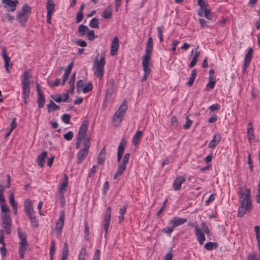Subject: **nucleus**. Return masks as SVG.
Listing matches in <instances>:
<instances>
[{
	"instance_id": "nucleus-61",
	"label": "nucleus",
	"mask_w": 260,
	"mask_h": 260,
	"mask_svg": "<svg viewBox=\"0 0 260 260\" xmlns=\"http://www.w3.org/2000/svg\"><path fill=\"white\" fill-rule=\"evenodd\" d=\"M9 202L12 206L17 205L15 202L14 194L13 193H11L10 195Z\"/></svg>"
},
{
	"instance_id": "nucleus-63",
	"label": "nucleus",
	"mask_w": 260,
	"mask_h": 260,
	"mask_svg": "<svg viewBox=\"0 0 260 260\" xmlns=\"http://www.w3.org/2000/svg\"><path fill=\"white\" fill-rule=\"evenodd\" d=\"M74 43L81 47H86L87 46L86 42L84 40H77L75 41Z\"/></svg>"
},
{
	"instance_id": "nucleus-19",
	"label": "nucleus",
	"mask_w": 260,
	"mask_h": 260,
	"mask_svg": "<svg viewBox=\"0 0 260 260\" xmlns=\"http://www.w3.org/2000/svg\"><path fill=\"white\" fill-rule=\"evenodd\" d=\"M19 244V253L20 255V257L21 258H24L25 252L27 249V240L20 241Z\"/></svg>"
},
{
	"instance_id": "nucleus-54",
	"label": "nucleus",
	"mask_w": 260,
	"mask_h": 260,
	"mask_svg": "<svg viewBox=\"0 0 260 260\" xmlns=\"http://www.w3.org/2000/svg\"><path fill=\"white\" fill-rule=\"evenodd\" d=\"M63 138L67 141L71 140L73 138V133L69 131L63 135Z\"/></svg>"
},
{
	"instance_id": "nucleus-9",
	"label": "nucleus",
	"mask_w": 260,
	"mask_h": 260,
	"mask_svg": "<svg viewBox=\"0 0 260 260\" xmlns=\"http://www.w3.org/2000/svg\"><path fill=\"white\" fill-rule=\"evenodd\" d=\"M4 7L9 11L14 12L17 5L19 4L18 0H2Z\"/></svg>"
},
{
	"instance_id": "nucleus-20",
	"label": "nucleus",
	"mask_w": 260,
	"mask_h": 260,
	"mask_svg": "<svg viewBox=\"0 0 260 260\" xmlns=\"http://www.w3.org/2000/svg\"><path fill=\"white\" fill-rule=\"evenodd\" d=\"M185 179L182 176L177 177L173 183V188L175 190H179L181 185L185 182Z\"/></svg>"
},
{
	"instance_id": "nucleus-25",
	"label": "nucleus",
	"mask_w": 260,
	"mask_h": 260,
	"mask_svg": "<svg viewBox=\"0 0 260 260\" xmlns=\"http://www.w3.org/2000/svg\"><path fill=\"white\" fill-rule=\"evenodd\" d=\"M126 165H125L121 162H119V164L117 167V171L114 175V179H116L118 176H119L122 174L123 172L126 169Z\"/></svg>"
},
{
	"instance_id": "nucleus-2",
	"label": "nucleus",
	"mask_w": 260,
	"mask_h": 260,
	"mask_svg": "<svg viewBox=\"0 0 260 260\" xmlns=\"http://www.w3.org/2000/svg\"><path fill=\"white\" fill-rule=\"evenodd\" d=\"M99 54L94 59L93 67L95 76L101 78L104 75V66L106 61L104 55L102 54L100 59H99Z\"/></svg>"
},
{
	"instance_id": "nucleus-26",
	"label": "nucleus",
	"mask_w": 260,
	"mask_h": 260,
	"mask_svg": "<svg viewBox=\"0 0 260 260\" xmlns=\"http://www.w3.org/2000/svg\"><path fill=\"white\" fill-rule=\"evenodd\" d=\"M221 136L218 133L215 134L213 139L210 142L208 147L210 148H214L220 142Z\"/></svg>"
},
{
	"instance_id": "nucleus-42",
	"label": "nucleus",
	"mask_w": 260,
	"mask_h": 260,
	"mask_svg": "<svg viewBox=\"0 0 260 260\" xmlns=\"http://www.w3.org/2000/svg\"><path fill=\"white\" fill-rule=\"evenodd\" d=\"M247 260H260V256L255 253H249L247 256Z\"/></svg>"
},
{
	"instance_id": "nucleus-58",
	"label": "nucleus",
	"mask_w": 260,
	"mask_h": 260,
	"mask_svg": "<svg viewBox=\"0 0 260 260\" xmlns=\"http://www.w3.org/2000/svg\"><path fill=\"white\" fill-rule=\"evenodd\" d=\"M30 222H31V225L37 228L39 226V224H38V221L36 218V217H33V218H31V219H30Z\"/></svg>"
},
{
	"instance_id": "nucleus-32",
	"label": "nucleus",
	"mask_w": 260,
	"mask_h": 260,
	"mask_svg": "<svg viewBox=\"0 0 260 260\" xmlns=\"http://www.w3.org/2000/svg\"><path fill=\"white\" fill-rule=\"evenodd\" d=\"M197 72L196 70L194 69L191 71V76L189 79V81L186 83V85L190 87L192 85L197 76Z\"/></svg>"
},
{
	"instance_id": "nucleus-24",
	"label": "nucleus",
	"mask_w": 260,
	"mask_h": 260,
	"mask_svg": "<svg viewBox=\"0 0 260 260\" xmlns=\"http://www.w3.org/2000/svg\"><path fill=\"white\" fill-rule=\"evenodd\" d=\"M126 165H125L121 162H119V164L117 167V171L114 175V179H116L118 176H119L122 174L123 172L126 169Z\"/></svg>"
},
{
	"instance_id": "nucleus-35",
	"label": "nucleus",
	"mask_w": 260,
	"mask_h": 260,
	"mask_svg": "<svg viewBox=\"0 0 260 260\" xmlns=\"http://www.w3.org/2000/svg\"><path fill=\"white\" fill-rule=\"evenodd\" d=\"M254 231L255 232L256 239L257 242V247L260 251V226L256 225L254 226Z\"/></svg>"
},
{
	"instance_id": "nucleus-37",
	"label": "nucleus",
	"mask_w": 260,
	"mask_h": 260,
	"mask_svg": "<svg viewBox=\"0 0 260 260\" xmlns=\"http://www.w3.org/2000/svg\"><path fill=\"white\" fill-rule=\"evenodd\" d=\"M87 30H88V28L87 26L83 24H81L79 26L78 34L80 36L83 37L85 36Z\"/></svg>"
},
{
	"instance_id": "nucleus-55",
	"label": "nucleus",
	"mask_w": 260,
	"mask_h": 260,
	"mask_svg": "<svg viewBox=\"0 0 260 260\" xmlns=\"http://www.w3.org/2000/svg\"><path fill=\"white\" fill-rule=\"evenodd\" d=\"M201 227L202 228V230L204 233L208 234L210 233V230L205 222H203L202 223Z\"/></svg>"
},
{
	"instance_id": "nucleus-8",
	"label": "nucleus",
	"mask_w": 260,
	"mask_h": 260,
	"mask_svg": "<svg viewBox=\"0 0 260 260\" xmlns=\"http://www.w3.org/2000/svg\"><path fill=\"white\" fill-rule=\"evenodd\" d=\"M68 184V177L67 174L63 175V181L60 184L59 189L58 196L60 202H64V194L67 191Z\"/></svg>"
},
{
	"instance_id": "nucleus-45",
	"label": "nucleus",
	"mask_w": 260,
	"mask_h": 260,
	"mask_svg": "<svg viewBox=\"0 0 260 260\" xmlns=\"http://www.w3.org/2000/svg\"><path fill=\"white\" fill-rule=\"evenodd\" d=\"M204 13V16H205L207 19L210 20L212 19V15L211 13V11L207 8H205Z\"/></svg>"
},
{
	"instance_id": "nucleus-46",
	"label": "nucleus",
	"mask_w": 260,
	"mask_h": 260,
	"mask_svg": "<svg viewBox=\"0 0 260 260\" xmlns=\"http://www.w3.org/2000/svg\"><path fill=\"white\" fill-rule=\"evenodd\" d=\"M93 86L91 83H88L84 86L82 88V91L83 93H87L92 89Z\"/></svg>"
},
{
	"instance_id": "nucleus-49",
	"label": "nucleus",
	"mask_w": 260,
	"mask_h": 260,
	"mask_svg": "<svg viewBox=\"0 0 260 260\" xmlns=\"http://www.w3.org/2000/svg\"><path fill=\"white\" fill-rule=\"evenodd\" d=\"M61 118L62 121L66 124H68L70 123V120L71 119L70 115L68 114H64L61 116Z\"/></svg>"
},
{
	"instance_id": "nucleus-3",
	"label": "nucleus",
	"mask_w": 260,
	"mask_h": 260,
	"mask_svg": "<svg viewBox=\"0 0 260 260\" xmlns=\"http://www.w3.org/2000/svg\"><path fill=\"white\" fill-rule=\"evenodd\" d=\"M31 14V8L27 4L23 6L21 11L17 14L16 20L21 26H25Z\"/></svg>"
},
{
	"instance_id": "nucleus-14",
	"label": "nucleus",
	"mask_w": 260,
	"mask_h": 260,
	"mask_svg": "<svg viewBox=\"0 0 260 260\" xmlns=\"http://www.w3.org/2000/svg\"><path fill=\"white\" fill-rule=\"evenodd\" d=\"M64 223V211H62L61 213L60 217L59 219L57 220V221L56 222L55 224V230H56L57 232L60 234L62 228L63 226Z\"/></svg>"
},
{
	"instance_id": "nucleus-56",
	"label": "nucleus",
	"mask_w": 260,
	"mask_h": 260,
	"mask_svg": "<svg viewBox=\"0 0 260 260\" xmlns=\"http://www.w3.org/2000/svg\"><path fill=\"white\" fill-rule=\"evenodd\" d=\"M131 156V153H126L123 156L121 162L127 165L128 161V160Z\"/></svg>"
},
{
	"instance_id": "nucleus-62",
	"label": "nucleus",
	"mask_w": 260,
	"mask_h": 260,
	"mask_svg": "<svg viewBox=\"0 0 260 260\" xmlns=\"http://www.w3.org/2000/svg\"><path fill=\"white\" fill-rule=\"evenodd\" d=\"M171 123L172 126L176 128L178 125V121L175 116H173L171 119Z\"/></svg>"
},
{
	"instance_id": "nucleus-4",
	"label": "nucleus",
	"mask_w": 260,
	"mask_h": 260,
	"mask_svg": "<svg viewBox=\"0 0 260 260\" xmlns=\"http://www.w3.org/2000/svg\"><path fill=\"white\" fill-rule=\"evenodd\" d=\"M127 109V102L124 100L113 116V122L115 125H118L121 122Z\"/></svg>"
},
{
	"instance_id": "nucleus-39",
	"label": "nucleus",
	"mask_w": 260,
	"mask_h": 260,
	"mask_svg": "<svg viewBox=\"0 0 260 260\" xmlns=\"http://www.w3.org/2000/svg\"><path fill=\"white\" fill-rule=\"evenodd\" d=\"M127 205L124 206L123 207H121L119 210V216L118 217L119 218V222L121 223L124 220V215L125 214L126 209H127Z\"/></svg>"
},
{
	"instance_id": "nucleus-38",
	"label": "nucleus",
	"mask_w": 260,
	"mask_h": 260,
	"mask_svg": "<svg viewBox=\"0 0 260 260\" xmlns=\"http://www.w3.org/2000/svg\"><path fill=\"white\" fill-rule=\"evenodd\" d=\"M55 251V244L53 240H52L50 244V248L49 251L50 260H53L54 255Z\"/></svg>"
},
{
	"instance_id": "nucleus-48",
	"label": "nucleus",
	"mask_w": 260,
	"mask_h": 260,
	"mask_svg": "<svg viewBox=\"0 0 260 260\" xmlns=\"http://www.w3.org/2000/svg\"><path fill=\"white\" fill-rule=\"evenodd\" d=\"M186 123L183 125V128L185 129H187L189 128L191 124H192V121L188 117H186Z\"/></svg>"
},
{
	"instance_id": "nucleus-5",
	"label": "nucleus",
	"mask_w": 260,
	"mask_h": 260,
	"mask_svg": "<svg viewBox=\"0 0 260 260\" xmlns=\"http://www.w3.org/2000/svg\"><path fill=\"white\" fill-rule=\"evenodd\" d=\"M30 76L28 71H25L23 74L22 78L23 96L24 100V103H27L29 99L30 93Z\"/></svg>"
},
{
	"instance_id": "nucleus-1",
	"label": "nucleus",
	"mask_w": 260,
	"mask_h": 260,
	"mask_svg": "<svg viewBox=\"0 0 260 260\" xmlns=\"http://www.w3.org/2000/svg\"><path fill=\"white\" fill-rule=\"evenodd\" d=\"M239 202L238 216L242 217L246 212L252 209L250 189L246 187H240L239 191Z\"/></svg>"
},
{
	"instance_id": "nucleus-40",
	"label": "nucleus",
	"mask_w": 260,
	"mask_h": 260,
	"mask_svg": "<svg viewBox=\"0 0 260 260\" xmlns=\"http://www.w3.org/2000/svg\"><path fill=\"white\" fill-rule=\"evenodd\" d=\"M217 247V244L213 242H207L205 245V248L207 250H212L214 248H216Z\"/></svg>"
},
{
	"instance_id": "nucleus-34",
	"label": "nucleus",
	"mask_w": 260,
	"mask_h": 260,
	"mask_svg": "<svg viewBox=\"0 0 260 260\" xmlns=\"http://www.w3.org/2000/svg\"><path fill=\"white\" fill-rule=\"evenodd\" d=\"M126 141L124 138H122L118 148L117 153L123 154L125 148Z\"/></svg>"
},
{
	"instance_id": "nucleus-52",
	"label": "nucleus",
	"mask_w": 260,
	"mask_h": 260,
	"mask_svg": "<svg viewBox=\"0 0 260 260\" xmlns=\"http://www.w3.org/2000/svg\"><path fill=\"white\" fill-rule=\"evenodd\" d=\"M198 48L199 47L197 46V47L193 49L191 51V55H193V58H194L198 59L200 56V52L198 51Z\"/></svg>"
},
{
	"instance_id": "nucleus-7",
	"label": "nucleus",
	"mask_w": 260,
	"mask_h": 260,
	"mask_svg": "<svg viewBox=\"0 0 260 260\" xmlns=\"http://www.w3.org/2000/svg\"><path fill=\"white\" fill-rule=\"evenodd\" d=\"M2 218L3 220V227L5 229V232L7 234L9 235L12 231V221L10 218V214L8 213H5L2 215Z\"/></svg>"
},
{
	"instance_id": "nucleus-12",
	"label": "nucleus",
	"mask_w": 260,
	"mask_h": 260,
	"mask_svg": "<svg viewBox=\"0 0 260 260\" xmlns=\"http://www.w3.org/2000/svg\"><path fill=\"white\" fill-rule=\"evenodd\" d=\"M111 211L112 209L110 207H108L106 211V214L104 218V230L105 232V235L107 234L110 225L111 217Z\"/></svg>"
},
{
	"instance_id": "nucleus-59",
	"label": "nucleus",
	"mask_w": 260,
	"mask_h": 260,
	"mask_svg": "<svg viewBox=\"0 0 260 260\" xmlns=\"http://www.w3.org/2000/svg\"><path fill=\"white\" fill-rule=\"evenodd\" d=\"M18 237L20 241L26 240V236L25 232H22L18 230Z\"/></svg>"
},
{
	"instance_id": "nucleus-29",
	"label": "nucleus",
	"mask_w": 260,
	"mask_h": 260,
	"mask_svg": "<svg viewBox=\"0 0 260 260\" xmlns=\"http://www.w3.org/2000/svg\"><path fill=\"white\" fill-rule=\"evenodd\" d=\"M37 102L38 104L39 108L41 109L43 108L45 103V99L44 94L43 93H40L37 94Z\"/></svg>"
},
{
	"instance_id": "nucleus-10",
	"label": "nucleus",
	"mask_w": 260,
	"mask_h": 260,
	"mask_svg": "<svg viewBox=\"0 0 260 260\" xmlns=\"http://www.w3.org/2000/svg\"><path fill=\"white\" fill-rule=\"evenodd\" d=\"M150 58L151 57L148 56H143L142 57V63L143 71L144 73L146 74L150 75L151 72V70L150 67L152 66V63L149 61Z\"/></svg>"
},
{
	"instance_id": "nucleus-41",
	"label": "nucleus",
	"mask_w": 260,
	"mask_h": 260,
	"mask_svg": "<svg viewBox=\"0 0 260 260\" xmlns=\"http://www.w3.org/2000/svg\"><path fill=\"white\" fill-rule=\"evenodd\" d=\"M89 25L91 28H99V20L96 18H92L90 20Z\"/></svg>"
},
{
	"instance_id": "nucleus-22",
	"label": "nucleus",
	"mask_w": 260,
	"mask_h": 260,
	"mask_svg": "<svg viewBox=\"0 0 260 260\" xmlns=\"http://www.w3.org/2000/svg\"><path fill=\"white\" fill-rule=\"evenodd\" d=\"M247 137L248 140L251 142L255 139V135L254 134V129L252 122H249L247 125Z\"/></svg>"
},
{
	"instance_id": "nucleus-6",
	"label": "nucleus",
	"mask_w": 260,
	"mask_h": 260,
	"mask_svg": "<svg viewBox=\"0 0 260 260\" xmlns=\"http://www.w3.org/2000/svg\"><path fill=\"white\" fill-rule=\"evenodd\" d=\"M84 148L81 149L77 154V162L79 164L86 158L88 154L89 149L90 146V142L89 138H86L83 142Z\"/></svg>"
},
{
	"instance_id": "nucleus-50",
	"label": "nucleus",
	"mask_w": 260,
	"mask_h": 260,
	"mask_svg": "<svg viewBox=\"0 0 260 260\" xmlns=\"http://www.w3.org/2000/svg\"><path fill=\"white\" fill-rule=\"evenodd\" d=\"M73 62H72L68 67L65 73L63 74V76L68 77H69L70 74H71V70L72 69V68L73 67Z\"/></svg>"
},
{
	"instance_id": "nucleus-64",
	"label": "nucleus",
	"mask_w": 260,
	"mask_h": 260,
	"mask_svg": "<svg viewBox=\"0 0 260 260\" xmlns=\"http://www.w3.org/2000/svg\"><path fill=\"white\" fill-rule=\"evenodd\" d=\"M83 18V14L80 12H77L76 15V22H80Z\"/></svg>"
},
{
	"instance_id": "nucleus-43",
	"label": "nucleus",
	"mask_w": 260,
	"mask_h": 260,
	"mask_svg": "<svg viewBox=\"0 0 260 260\" xmlns=\"http://www.w3.org/2000/svg\"><path fill=\"white\" fill-rule=\"evenodd\" d=\"M216 81L215 79H210L209 82L207 84L206 86V90H210L214 88L215 84Z\"/></svg>"
},
{
	"instance_id": "nucleus-60",
	"label": "nucleus",
	"mask_w": 260,
	"mask_h": 260,
	"mask_svg": "<svg viewBox=\"0 0 260 260\" xmlns=\"http://www.w3.org/2000/svg\"><path fill=\"white\" fill-rule=\"evenodd\" d=\"M210 112H214L215 111H217L219 109V106L217 104H213L210 106L209 108Z\"/></svg>"
},
{
	"instance_id": "nucleus-31",
	"label": "nucleus",
	"mask_w": 260,
	"mask_h": 260,
	"mask_svg": "<svg viewBox=\"0 0 260 260\" xmlns=\"http://www.w3.org/2000/svg\"><path fill=\"white\" fill-rule=\"evenodd\" d=\"M55 8V4L52 0H47L46 9L47 14H52Z\"/></svg>"
},
{
	"instance_id": "nucleus-17",
	"label": "nucleus",
	"mask_w": 260,
	"mask_h": 260,
	"mask_svg": "<svg viewBox=\"0 0 260 260\" xmlns=\"http://www.w3.org/2000/svg\"><path fill=\"white\" fill-rule=\"evenodd\" d=\"M196 235L197 237V239L200 245H202L205 240V236L204 232H203L201 229L198 226H195Z\"/></svg>"
},
{
	"instance_id": "nucleus-27",
	"label": "nucleus",
	"mask_w": 260,
	"mask_h": 260,
	"mask_svg": "<svg viewBox=\"0 0 260 260\" xmlns=\"http://www.w3.org/2000/svg\"><path fill=\"white\" fill-rule=\"evenodd\" d=\"M25 212L26 215L34 212V210L32 208L31 201L29 200H26L24 202Z\"/></svg>"
},
{
	"instance_id": "nucleus-51",
	"label": "nucleus",
	"mask_w": 260,
	"mask_h": 260,
	"mask_svg": "<svg viewBox=\"0 0 260 260\" xmlns=\"http://www.w3.org/2000/svg\"><path fill=\"white\" fill-rule=\"evenodd\" d=\"M1 211L3 214L5 213L9 214L10 209L5 203L1 204Z\"/></svg>"
},
{
	"instance_id": "nucleus-57",
	"label": "nucleus",
	"mask_w": 260,
	"mask_h": 260,
	"mask_svg": "<svg viewBox=\"0 0 260 260\" xmlns=\"http://www.w3.org/2000/svg\"><path fill=\"white\" fill-rule=\"evenodd\" d=\"M51 98L57 103H60L62 101V98L61 95H58L57 94L52 95Z\"/></svg>"
},
{
	"instance_id": "nucleus-21",
	"label": "nucleus",
	"mask_w": 260,
	"mask_h": 260,
	"mask_svg": "<svg viewBox=\"0 0 260 260\" xmlns=\"http://www.w3.org/2000/svg\"><path fill=\"white\" fill-rule=\"evenodd\" d=\"M152 50L153 39L151 37H150L147 41L145 54L143 56L151 57Z\"/></svg>"
},
{
	"instance_id": "nucleus-23",
	"label": "nucleus",
	"mask_w": 260,
	"mask_h": 260,
	"mask_svg": "<svg viewBox=\"0 0 260 260\" xmlns=\"http://www.w3.org/2000/svg\"><path fill=\"white\" fill-rule=\"evenodd\" d=\"M47 156V152L46 151L42 152L39 154L37 157V162L39 166L43 168L44 166L45 160Z\"/></svg>"
},
{
	"instance_id": "nucleus-53",
	"label": "nucleus",
	"mask_w": 260,
	"mask_h": 260,
	"mask_svg": "<svg viewBox=\"0 0 260 260\" xmlns=\"http://www.w3.org/2000/svg\"><path fill=\"white\" fill-rule=\"evenodd\" d=\"M87 37L89 40L92 41L96 37L94 35V31L93 30H90L88 31Z\"/></svg>"
},
{
	"instance_id": "nucleus-11",
	"label": "nucleus",
	"mask_w": 260,
	"mask_h": 260,
	"mask_svg": "<svg viewBox=\"0 0 260 260\" xmlns=\"http://www.w3.org/2000/svg\"><path fill=\"white\" fill-rule=\"evenodd\" d=\"M2 54L5 60V67L8 73H10V69L12 67V63H10V58L8 56L5 47L2 48Z\"/></svg>"
},
{
	"instance_id": "nucleus-30",
	"label": "nucleus",
	"mask_w": 260,
	"mask_h": 260,
	"mask_svg": "<svg viewBox=\"0 0 260 260\" xmlns=\"http://www.w3.org/2000/svg\"><path fill=\"white\" fill-rule=\"evenodd\" d=\"M112 7L111 5H109L107 9L104 11L103 17L105 19H110L112 16Z\"/></svg>"
},
{
	"instance_id": "nucleus-47",
	"label": "nucleus",
	"mask_w": 260,
	"mask_h": 260,
	"mask_svg": "<svg viewBox=\"0 0 260 260\" xmlns=\"http://www.w3.org/2000/svg\"><path fill=\"white\" fill-rule=\"evenodd\" d=\"M158 31V36L160 42H162L164 40L162 38V33L164 30L163 26H158L157 28Z\"/></svg>"
},
{
	"instance_id": "nucleus-36",
	"label": "nucleus",
	"mask_w": 260,
	"mask_h": 260,
	"mask_svg": "<svg viewBox=\"0 0 260 260\" xmlns=\"http://www.w3.org/2000/svg\"><path fill=\"white\" fill-rule=\"evenodd\" d=\"M253 50L252 48H250L246 55V57L245 59L244 62L245 63V66H246L247 64H249L250 62L251 61L252 54H253Z\"/></svg>"
},
{
	"instance_id": "nucleus-33",
	"label": "nucleus",
	"mask_w": 260,
	"mask_h": 260,
	"mask_svg": "<svg viewBox=\"0 0 260 260\" xmlns=\"http://www.w3.org/2000/svg\"><path fill=\"white\" fill-rule=\"evenodd\" d=\"M47 108L49 112H50L51 111H54L60 109L59 106L55 104L51 100H50L49 103L47 105Z\"/></svg>"
},
{
	"instance_id": "nucleus-18",
	"label": "nucleus",
	"mask_w": 260,
	"mask_h": 260,
	"mask_svg": "<svg viewBox=\"0 0 260 260\" xmlns=\"http://www.w3.org/2000/svg\"><path fill=\"white\" fill-rule=\"evenodd\" d=\"M186 221V218H181L178 217H175L170 221V224H172V228H174L180 225L184 224Z\"/></svg>"
},
{
	"instance_id": "nucleus-13",
	"label": "nucleus",
	"mask_w": 260,
	"mask_h": 260,
	"mask_svg": "<svg viewBox=\"0 0 260 260\" xmlns=\"http://www.w3.org/2000/svg\"><path fill=\"white\" fill-rule=\"evenodd\" d=\"M88 121L85 120L83 121L79 129L77 136V137H79V139H84V140L87 138H85V136L88 129Z\"/></svg>"
},
{
	"instance_id": "nucleus-44",
	"label": "nucleus",
	"mask_w": 260,
	"mask_h": 260,
	"mask_svg": "<svg viewBox=\"0 0 260 260\" xmlns=\"http://www.w3.org/2000/svg\"><path fill=\"white\" fill-rule=\"evenodd\" d=\"M86 255V250L84 247H83L80 250V254L78 256V260H85Z\"/></svg>"
},
{
	"instance_id": "nucleus-15",
	"label": "nucleus",
	"mask_w": 260,
	"mask_h": 260,
	"mask_svg": "<svg viewBox=\"0 0 260 260\" xmlns=\"http://www.w3.org/2000/svg\"><path fill=\"white\" fill-rule=\"evenodd\" d=\"M108 88L107 89L106 96L107 98L108 96L111 97L113 94L115 89V80L113 78H111L108 80L107 83Z\"/></svg>"
},
{
	"instance_id": "nucleus-16",
	"label": "nucleus",
	"mask_w": 260,
	"mask_h": 260,
	"mask_svg": "<svg viewBox=\"0 0 260 260\" xmlns=\"http://www.w3.org/2000/svg\"><path fill=\"white\" fill-rule=\"evenodd\" d=\"M119 47V40L117 37H115L111 43L110 54L112 56H114L117 54Z\"/></svg>"
},
{
	"instance_id": "nucleus-28",
	"label": "nucleus",
	"mask_w": 260,
	"mask_h": 260,
	"mask_svg": "<svg viewBox=\"0 0 260 260\" xmlns=\"http://www.w3.org/2000/svg\"><path fill=\"white\" fill-rule=\"evenodd\" d=\"M143 133L142 131H138L133 138V143L135 146H137L139 144L141 138L142 136Z\"/></svg>"
}]
</instances>
